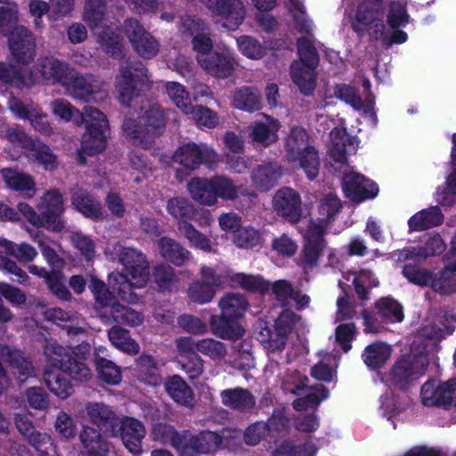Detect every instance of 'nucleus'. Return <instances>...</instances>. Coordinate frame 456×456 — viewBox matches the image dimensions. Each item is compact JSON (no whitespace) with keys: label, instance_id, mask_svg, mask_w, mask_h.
<instances>
[{"label":"nucleus","instance_id":"nucleus-1","mask_svg":"<svg viewBox=\"0 0 456 456\" xmlns=\"http://www.w3.org/2000/svg\"><path fill=\"white\" fill-rule=\"evenodd\" d=\"M119 262L124 266V273H112L109 276V284L112 289L110 292L105 284L93 279L91 290L97 303L102 306H110L111 314L117 322L137 326L142 322V317L130 308L114 303L113 293H116L122 300L134 303L136 301L135 294L132 289L142 288L149 281L148 264L144 256L138 251L125 248L118 244L114 248Z\"/></svg>","mask_w":456,"mask_h":456},{"label":"nucleus","instance_id":"nucleus-2","mask_svg":"<svg viewBox=\"0 0 456 456\" xmlns=\"http://www.w3.org/2000/svg\"><path fill=\"white\" fill-rule=\"evenodd\" d=\"M381 0H364L356 10L353 27L358 33H368L375 40L385 43L402 44L407 40L405 32L399 28L408 23L409 16L405 5L392 2L387 11V27L383 22Z\"/></svg>","mask_w":456,"mask_h":456},{"label":"nucleus","instance_id":"nucleus-3","mask_svg":"<svg viewBox=\"0 0 456 456\" xmlns=\"http://www.w3.org/2000/svg\"><path fill=\"white\" fill-rule=\"evenodd\" d=\"M358 140L348 136L343 126H337L330 132L329 154L335 163L340 164L345 175L342 178V188L347 198L361 202L373 199L379 192L378 186L363 175L349 170L346 165V154L354 153L358 147Z\"/></svg>","mask_w":456,"mask_h":456},{"label":"nucleus","instance_id":"nucleus-4","mask_svg":"<svg viewBox=\"0 0 456 456\" xmlns=\"http://www.w3.org/2000/svg\"><path fill=\"white\" fill-rule=\"evenodd\" d=\"M45 382L50 391L61 399H66L73 393L72 385L66 378L67 373L79 381L89 380L92 377L90 369L85 363L73 361L68 350L56 342H49L45 346Z\"/></svg>","mask_w":456,"mask_h":456},{"label":"nucleus","instance_id":"nucleus-5","mask_svg":"<svg viewBox=\"0 0 456 456\" xmlns=\"http://www.w3.org/2000/svg\"><path fill=\"white\" fill-rule=\"evenodd\" d=\"M37 73L25 77L21 74L24 72L21 68L19 70L13 68L9 70L5 64L0 62V91L6 90L9 86L19 88L28 87L40 79L61 85L67 84L65 77L70 69L67 64L53 57H46L37 63Z\"/></svg>","mask_w":456,"mask_h":456},{"label":"nucleus","instance_id":"nucleus-6","mask_svg":"<svg viewBox=\"0 0 456 456\" xmlns=\"http://www.w3.org/2000/svg\"><path fill=\"white\" fill-rule=\"evenodd\" d=\"M151 436L155 441L170 444L182 456H198L200 453H208L216 449L220 440L213 432H204L198 436L188 433L179 435L174 428L167 424L156 423L152 426Z\"/></svg>","mask_w":456,"mask_h":456},{"label":"nucleus","instance_id":"nucleus-7","mask_svg":"<svg viewBox=\"0 0 456 456\" xmlns=\"http://www.w3.org/2000/svg\"><path fill=\"white\" fill-rule=\"evenodd\" d=\"M84 20L102 50L112 57H118L123 50L122 37L116 32L118 28L105 17V0H86Z\"/></svg>","mask_w":456,"mask_h":456},{"label":"nucleus","instance_id":"nucleus-8","mask_svg":"<svg viewBox=\"0 0 456 456\" xmlns=\"http://www.w3.org/2000/svg\"><path fill=\"white\" fill-rule=\"evenodd\" d=\"M175 346L179 357H191V361L183 363V369L191 379L198 378L203 372V360L197 354L200 353L214 361H221L227 354L224 344L213 338L181 337L176 339Z\"/></svg>","mask_w":456,"mask_h":456},{"label":"nucleus","instance_id":"nucleus-9","mask_svg":"<svg viewBox=\"0 0 456 456\" xmlns=\"http://www.w3.org/2000/svg\"><path fill=\"white\" fill-rule=\"evenodd\" d=\"M17 20V6L0 0V35L9 28V47L13 58L21 64L28 63L35 55V39L24 27H13Z\"/></svg>","mask_w":456,"mask_h":456},{"label":"nucleus","instance_id":"nucleus-10","mask_svg":"<svg viewBox=\"0 0 456 456\" xmlns=\"http://www.w3.org/2000/svg\"><path fill=\"white\" fill-rule=\"evenodd\" d=\"M221 316H212L209 322L212 331L222 338L235 339L243 335V329L235 322L248 309V302L240 294L228 293L219 301Z\"/></svg>","mask_w":456,"mask_h":456},{"label":"nucleus","instance_id":"nucleus-11","mask_svg":"<svg viewBox=\"0 0 456 456\" xmlns=\"http://www.w3.org/2000/svg\"><path fill=\"white\" fill-rule=\"evenodd\" d=\"M287 160L295 167H301L306 176L313 180L317 177L320 158L316 150L309 145L308 134L302 127H293L285 143Z\"/></svg>","mask_w":456,"mask_h":456},{"label":"nucleus","instance_id":"nucleus-12","mask_svg":"<svg viewBox=\"0 0 456 456\" xmlns=\"http://www.w3.org/2000/svg\"><path fill=\"white\" fill-rule=\"evenodd\" d=\"M298 60L290 66V75L293 82L305 94H310L316 86L315 69L318 56L310 36L298 39Z\"/></svg>","mask_w":456,"mask_h":456},{"label":"nucleus","instance_id":"nucleus-13","mask_svg":"<svg viewBox=\"0 0 456 456\" xmlns=\"http://www.w3.org/2000/svg\"><path fill=\"white\" fill-rule=\"evenodd\" d=\"M164 124L163 111L158 105H153L139 118L138 122L126 119L123 130L134 144L146 148L157 134V129L162 127Z\"/></svg>","mask_w":456,"mask_h":456},{"label":"nucleus","instance_id":"nucleus-14","mask_svg":"<svg viewBox=\"0 0 456 456\" xmlns=\"http://www.w3.org/2000/svg\"><path fill=\"white\" fill-rule=\"evenodd\" d=\"M83 122L86 131L82 137L81 151L88 155L102 152L106 144L108 121L105 115L93 107L84 110Z\"/></svg>","mask_w":456,"mask_h":456},{"label":"nucleus","instance_id":"nucleus-15","mask_svg":"<svg viewBox=\"0 0 456 456\" xmlns=\"http://www.w3.org/2000/svg\"><path fill=\"white\" fill-rule=\"evenodd\" d=\"M147 69L142 64L122 65L116 80V89L120 102L128 104L139 92L148 88Z\"/></svg>","mask_w":456,"mask_h":456},{"label":"nucleus","instance_id":"nucleus-16","mask_svg":"<svg viewBox=\"0 0 456 456\" xmlns=\"http://www.w3.org/2000/svg\"><path fill=\"white\" fill-rule=\"evenodd\" d=\"M305 377L295 372L284 383V389L292 394L300 395L293 403L296 410H304L317 406L328 397V391L322 385L305 387Z\"/></svg>","mask_w":456,"mask_h":456},{"label":"nucleus","instance_id":"nucleus-17","mask_svg":"<svg viewBox=\"0 0 456 456\" xmlns=\"http://www.w3.org/2000/svg\"><path fill=\"white\" fill-rule=\"evenodd\" d=\"M297 322L296 315L289 310L283 311L275 322L274 330L264 328L258 334V340L268 353L284 349L288 335Z\"/></svg>","mask_w":456,"mask_h":456},{"label":"nucleus","instance_id":"nucleus-18","mask_svg":"<svg viewBox=\"0 0 456 456\" xmlns=\"http://www.w3.org/2000/svg\"><path fill=\"white\" fill-rule=\"evenodd\" d=\"M37 209L42 216L43 227L52 232H61L64 228L61 219L65 209L64 200L58 190L46 191L38 200Z\"/></svg>","mask_w":456,"mask_h":456},{"label":"nucleus","instance_id":"nucleus-19","mask_svg":"<svg viewBox=\"0 0 456 456\" xmlns=\"http://www.w3.org/2000/svg\"><path fill=\"white\" fill-rule=\"evenodd\" d=\"M238 65L235 53L224 45H217L208 59L204 55L200 59V66L218 78L232 76Z\"/></svg>","mask_w":456,"mask_h":456},{"label":"nucleus","instance_id":"nucleus-20","mask_svg":"<svg viewBox=\"0 0 456 456\" xmlns=\"http://www.w3.org/2000/svg\"><path fill=\"white\" fill-rule=\"evenodd\" d=\"M218 17L224 28L235 30L243 22L246 15L241 0H200Z\"/></svg>","mask_w":456,"mask_h":456},{"label":"nucleus","instance_id":"nucleus-21","mask_svg":"<svg viewBox=\"0 0 456 456\" xmlns=\"http://www.w3.org/2000/svg\"><path fill=\"white\" fill-rule=\"evenodd\" d=\"M224 281L221 275L208 266H203L200 270V281H194L188 289L190 299L197 304H206L210 302L216 292V289L221 287Z\"/></svg>","mask_w":456,"mask_h":456},{"label":"nucleus","instance_id":"nucleus-22","mask_svg":"<svg viewBox=\"0 0 456 456\" xmlns=\"http://www.w3.org/2000/svg\"><path fill=\"white\" fill-rule=\"evenodd\" d=\"M125 32L134 50L141 57L151 59L159 53V42L137 20H128L125 24Z\"/></svg>","mask_w":456,"mask_h":456},{"label":"nucleus","instance_id":"nucleus-23","mask_svg":"<svg viewBox=\"0 0 456 456\" xmlns=\"http://www.w3.org/2000/svg\"><path fill=\"white\" fill-rule=\"evenodd\" d=\"M427 367V359L424 355H408L403 357L395 364L392 370L394 383L404 388L413 379L422 375Z\"/></svg>","mask_w":456,"mask_h":456},{"label":"nucleus","instance_id":"nucleus-24","mask_svg":"<svg viewBox=\"0 0 456 456\" xmlns=\"http://www.w3.org/2000/svg\"><path fill=\"white\" fill-rule=\"evenodd\" d=\"M301 198L295 190L284 187L273 196V206L278 215L289 222L297 223L302 215Z\"/></svg>","mask_w":456,"mask_h":456},{"label":"nucleus","instance_id":"nucleus-25","mask_svg":"<svg viewBox=\"0 0 456 456\" xmlns=\"http://www.w3.org/2000/svg\"><path fill=\"white\" fill-rule=\"evenodd\" d=\"M363 87L367 92L364 101L357 94L356 90L348 85H338L334 88V94L336 97L350 105L354 110L362 111V113L371 118L373 122L376 121V116L373 110L374 100L369 94L370 83L369 80L363 81Z\"/></svg>","mask_w":456,"mask_h":456},{"label":"nucleus","instance_id":"nucleus-26","mask_svg":"<svg viewBox=\"0 0 456 456\" xmlns=\"http://www.w3.org/2000/svg\"><path fill=\"white\" fill-rule=\"evenodd\" d=\"M280 121L269 115H262L248 127V138L254 143L269 146L279 139Z\"/></svg>","mask_w":456,"mask_h":456},{"label":"nucleus","instance_id":"nucleus-27","mask_svg":"<svg viewBox=\"0 0 456 456\" xmlns=\"http://www.w3.org/2000/svg\"><path fill=\"white\" fill-rule=\"evenodd\" d=\"M302 233L305 242L301 263L304 266L312 267L317 265L325 248L322 228L320 225H309Z\"/></svg>","mask_w":456,"mask_h":456},{"label":"nucleus","instance_id":"nucleus-28","mask_svg":"<svg viewBox=\"0 0 456 456\" xmlns=\"http://www.w3.org/2000/svg\"><path fill=\"white\" fill-rule=\"evenodd\" d=\"M430 287L440 294L456 291V237L452 240V249L445 256L444 271L433 275Z\"/></svg>","mask_w":456,"mask_h":456},{"label":"nucleus","instance_id":"nucleus-29","mask_svg":"<svg viewBox=\"0 0 456 456\" xmlns=\"http://www.w3.org/2000/svg\"><path fill=\"white\" fill-rule=\"evenodd\" d=\"M10 110L19 118L28 119L31 126L43 134H51L53 129L44 114L35 105H25L20 100L12 98L9 101Z\"/></svg>","mask_w":456,"mask_h":456},{"label":"nucleus","instance_id":"nucleus-30","mask_svg":"<svg viewBox=\"0 0 456 456\" xmlns=\"http://www.w3.org/2000/svg\"><path fill=\"white\" fill-rule=\"evenodd\" d=\"M455 389L451 382L427 381L421 388V402L426 406L450 404L453 401Z\"/></svg>","mask_w":456,"mask_h":456},{"label":"nucleus","instance_id":"nucleus-31","mask_svg":"<svg viewBox=\"0 0 456 456\" xmlns=\"http://www.w3.org/2000/svg\"><path fill=\"white\" fill-rule=\"evenodd\" d=\"M205 24L192 17H187L183 20L182 29L183 32H188L190 35H195L192 38V46L197 53V61L200 63V59L204 55L206 59L214 52L212 50L213 44L210 37L204 34Z\"/></svg>","mask_w":456,"mask_h":456},{"label":"nucleus","instance_id":"nucleus-32","mask_svg":"<svg viewBox=\"0 0 456 456\" xmlns=\"http://www.w3.org/2000/svg\"><path fill=\"white\" fill-rule=\"evenodd\" d=\"M146 434L142 422L134 418H124L119 421V435L125 447L133 454L142 452V441Z\"/></svg>","mask_w":456,"mask_h":456},{"label":"nucleus","instance_id":"nucleus-33","mask_svg":"<svg viewBox=\"0 0 456 456\" xmlns=\"http://www.w3.org/2000/svg\"><path fill=\"white\" fill-rule=\"evenodd\" d=\"M284 427L276 418H272L268 422H256L248 427L244 435L248 444L256 445L260 441L266 439L269 444L276 443L277 436Z\"/></svg>","mask_w":456,"mask_h":456},{"label":"nucleus","instance_id":"nucleus-34","mask_svg":"<svg viewBox=\"0 0 456 456\" xmlns=\"http://www.w3.org/2000/svg\"><path fill=\"white\" fill-rule=\"evenodd\" d=\"M65 79L67 84H61L68 94L77 99L84 101L96 100L94 94L101 93L97 86H94L91 81H88L83 77H78L74 69L70 68ZM90 80H92L90 78Z\"/></svg>","mask_w":456,"mask_h":456},{"label":"nucleus","instance_id":"nucleus-35","mask_svg":"<svg viewBox=\"0 0 456 456\" xmlns=\"http://www.w3.org/2000/svg\"><path fill=\"white\" fill-rule=\"evenodd\" d=\"M1 174L5 185L9 189L19 191L28 198L36 195V183L31 175L12 168H4Z\"/></svg>","mask_w":456,"mask_h":456},{"label":"nucleus","instance_id":"nucleus-36","mask_svg":"<svg viewBox=\"0 0 456 456\" xmlns=\"http://www.w3.org/2000/svg\"><path fill=\"white\" fill-rule=\"evenodd\" d=\"M188 190L191 198L201 205L213 206L217 202L214 177H194L189 182Z\"/></svg>","mask_w":456,"mask_h":456},{"label":"nucleus","instance_id":"nucleus-37","mask_svg":"<svg viewBox=\"0 0 456 456\" xmlns=\"http://www.w3.org/2000/svg\"><path fill=\"white\" fill-rule=\"evenodd\" d=\"M445 245L440 235L431 234L426 241L425 248H409L399 251V259L422 261L428 256L442 253Z\"/></svg>","mask_w":456,"mask_h":456},{"label":"nucleus","instance_id":"nucleus-38","mask_svg":"<svg viewBox=\"0 0 456 456\" xmlns=\"http://www.w3.org/2000/svg\"><path fill=\"white\" fill-rule=\"evenodd\" d=\"M392 351L390 345L376 341L366 346L362 357L364 363L370 369L378 370L382 368L390 360Z\"/></svg>","mask_w":456,"mask_h":456},{"label":"nucleus","instance_id":"nucleus-39","mask_svg":"<svg viewBox=\"0 0 456 456\" xmlns=\"http://www.w3.org/2000/svg\"><path fill=\"white\" fill-rule=\"evenodd\" d=\"M165 389L175 403L186 407L193 405V392L180 376L174 375L168 378L165 382Z\"/></svg>","mask_w":456,"mask_h":456},{"label":"nucleus","instance_id":"nucleus-40","mask_svg":"<svg viewBox=\"0 0 456 456\" xmlns=\"http://www.w3.org/2000/svg\"><path fill=\"white\" fill-rule=\"evenodd\" d=\"M261 94L251 86L236 89L232 95V105L245 111H255L261 109Z\"/></svg>","mask_w":456,"mask_h":456},{"label":"nucleus","instance_id":"nucleus-41","mask_svg":"<svg viewBox=\"0 0 456 456\" xmlns=\"http://www.w3.org/2000/svg\"><path fill=\"white\" fill-rule=\"evenodd\" d=\"M71 200L77 210L87 218L96 220L102 216L100 201L81 189L74 191Z\"/></svg>","mask_w":456,"mask_h":456},{"label":"nucleus","instance_id":"nucleus-42","mask_svg":"<svg viewBox=\"0 0 456 456\" xmlns=\"http://www.w3.org/2000/svg\"><path fill=\"white\" fill-rule=\"evenodd\" d=\"M444 216L437 207H431L419 211L413 215L408 221L411 231H423L434 226L440 225L443 223Z\"/></svg>","mask_w":456,"mask_h":456},{"label":"nucleus","instance_id":"nucleus-43","mask_svg":"<svg viewBox=\"0 0 456 456\" xmlns=\"http://www.w3.org/2000/svg\"><path fill=\"white\" fill-rule=\"evenodd\" d=\"M341 208L340 200L332 193L324 196L318 207V217L316 222L311 223L309 225H316L322 228V232L330 224L338 215Z\"/></svg>","mask_w":456,"mask_h":456},{"label":"nucleus","instance_id":"nucleus-44","mask_svg":"<svg viewBox=\"0 0 456 456\" xmlns=\"http://www.w3.org/2000/svg\"><path fill=\"white\" fill-rule=\"evenodd\" d=\"M271 288L276 299L287 305L293 301L298 309H302L309 303V297L295 292L291 285L284 280L274 282Z\"/></svg>","mask_w":456,"mask_h":456},{"label":"nucleus","instance_id":"nucleus-45","mask_svg":"<svg viewBox=\"0 0 456 456\" xmlns=\"http://www.w3.org/2000/svg\"><path fill=\"white\" fill-rule=\"evenodd\" d=\"M229 281L232 287L241 288L261 294L268 292L271 289L270 283L262 277L242 273L229 274Z\"/></svg>","mask_w":456,"mask_h":456},{"label":"nucleus","instance_id":"nucleus-46","mask_svg":"<svg viewBox=\"0 0 456 456\" xmlns=\"http://www.w3.org/2000/svg\"><path fill=\"white\" fill-rule=\"evenodd\" d=\"M80 440L87 456H106L107 444L95 429L84 427Z\"/></svg>","mask_w":456,"mask_h":456},{"label":"nucleus","instance_id":"nucleus-47","mask_svg":"<svg viewBox=\"0 0 456 456\" xmlns=\"http://www.w3.org/2000/svg\"><path fill=\"white\" fill-rule=\"evenodd\" d=\"M174 160L189 171L199 168L201 165L200 145L187 143L180 146L174 154Z\"/></svg>","mask_w":456,"mask_h":456},{"label":"nucleus","instance_id":"nucleus-48","mask_svg":"<svg viewBox=\"0 0 456 456\" xmlns=\"http://www.w3.org/2000/svg\"><path fill=\"white\" fill-rule=\"evenodd\" d=\"M222 401L224 405L240 411H247L255 405L253 395L245 389L235 388L222 393Z\"/></svg>","mask_w":456,"mask_h":456},{"label":"nucleus","instance_id":"nucleus-49","mask_svg":"<svg viewBox=\"0 0 456 456\" xmlns=\"http://www.w3.org/2000/svg\"><path fill=\"white\" fill-rule=\"evenodd\" d=\"M281 176L280 167L273 164H265L256 168L252 175V180L256 187L261 191L269 190Z\"/></svg>","mask_w":456,"mask_h":456},{"label":"nucleus","instance_id":"nucleus-50","mask_svg":"<svg viewBox=\"0 0 456 456\" xmlns=\"http://www.w3.org/2000/svg\"><path fill=\"white\" fill-rule=\"evenodd\" d=\"M377 314L387 323L401 322L403 320L402 305L391 297L380 298L376 303Z\"/></svg>","mask_w":456,"mask_h":456},{"label":"nucleus","instance_id":"nucleus-51","mask_svg":"<svg viewBox=\"0 0 456 456\" xmlns=\"http://www.w3.org/2000/svg\"><path fill=\"white\" fill-rule=\"evenodd\" d=\"M158 248L161 256L174 263L183 265L189 257V252L172 239L163 237L158 241Z\"/></svg>","mask_w":456,"mask_h":456},{"label":"nucleus","instance_id":"nucleus-52","mask_svg":"<svg viewBox=\"0 0 456 456\" xmlns=\"http://www.w3.org/2000/svg\"><path fill=\"white\" fill-rule=\"evenodd\" d=\"M453 146L452 149V171L446 180V191L437 192L436 200L443 205L456 203V134L452 136Z\"/></svg>","mask_w":456,"mask_h":456},{"label":"nucleus","instance_id":"nucleus-53","mask_svg":"<svg viewBox=\"0 0 456 456\" xmlns=\"http://www.w3.org/2000/svg\"><path fill=\"white\" fill-rule=\"evenodd\" d=\"M109 339L118 350L135 354L139 352V345L130 338L128 331L118 327H113L109 330Z\"/></svg>","mask_w":456,"mask_h":456},{"label":"nucleus","instance_id":"nucleus-54","mask_svg":"<svg viewBox=\"0 0 456 456\" xmlns=\"http://www.w3.org/2000/svg\"><path fill=\"white\" fill-rule=\"evenodd\" d=\"M0 354L6 358L11 365L18 370L19 379L24 380L33 372L31 363L18 350H12L9 346H1Z\"/></svg>","mask_w":456,"mask_h":456},{"label":"nucleus","instance_id":"nucleus-55","mask_svg":"<svg viewBox=\"0 0 456 456\" xmlns=\"http://www.w3.org/2000/svg\"><path fill=\"white\" fill-rule=\"evenodd\" d=\"M167 94L174 104L184 114L192 112V103L189 93L184 86L176 82H169L166 86Z\"/></svg>","mask_w":456,"mask_h":456},{"label":"nucleus","instance_id":"nucleus-56","mask_svg":"<svg viewBox=\"0 0 456 456\" xmlns=\"http://www.w3.org/2000/svg\"><path fill=\"white\" fill-rule=\"evenodd\" d=\"M138 378L141 381L151 386H158L160 384L161 377L152 357L142 355L138 360Z\"/></svg>","mask_w":456,"mask_h":456},{"label":"nucleus","instance_id":"nucleus-57","mask_svg":"<svg viewBox=\"0 0 456 456\" xmlns=\"http://www.w3.org/2000/svg\"><path fill=\"white\" fill-rule=\"evenodd\" d=\"M0 253H6L20 262L32 261L37 255V250L28 244L15 245L4 239H0Z\"/></svg>","mask_w":456,"mask_h":456},{"label":"nucleus","instance_id":"nucleus-58","mask_svg":"<svg viewBox=\"0 0 456 456\" xmlns=\"http://www.w3.org/2000/svg\"><path fill=\"white\" fill-rule=\"evenodd\" d=\"M241 54L251 60H260L266 54V47L249 36H241L236 39Z\"/></svg>","mask_w":456,"mask_h":456},{"label":"nucleus","instance_id":"nucleus-59","mask_svg":"<svg viewBox=\"0 0 456 456\" xmlns=\"http://www.w3.org/2000/svg\"><path fill=\"white\" fill-rule=\"evenodd\" d=\"M95 365L100 379L110 385H117L121 381V370L113 362L96 358Z\"/></svg>","mask_w":456,"mask_h":456},{"label":"nucleus","instance_id":"nucleus-60","mask_svg":"<svg viewBox=\"0 0 456 456\" xmlns=\"http://www.w3.org/2000/svg\"><path fill=\"white\" fill-rule=\"evenodd\" d=\"M50 109L53 114L60 120L69 122L75 121L78 123L83 118L79 110L74 108L67 100L58 99L54 100L50 104Z\"/></svg>","mask_w":456,"mask_h":456},{"label":"nucleus","instance_id":"nucleus-61","mask_svg":"<svg viewBox=\"0 0 456 456\" xmlns=\"http://www.w3.org/2000/svg\"><path fill=\"white\" fill-rule=\"evenodd\" d=\"M28 151V157L34 158L45 170H53L58 167L59 163L56 156L48 146L39 141H37V146L30 148Z\"/></svg>","mask_w":456,"mask_h":456},{"label":"nucleus","instance_id":"nucleus-62","mask_svg":"<svg viewBox=\"0 0 456 456\" xmlns=\"http://www.w3.org/2000/svg\"><path fill=\"white\" fill-rule=\"evenodd\" d=\"M345 279L353 282L355 291L361 298H364L365 287H376L379 283L368 270H362L360 273L348 272L345 274Z\"/></svg>","mask_w":456,"mask_h":456},{"label":"nucleus","instance_id":"nucleus-63","mask_svg":"<svg viewBox=\"0 0 456 456\" xmlns=\"http://www.w3.org/2000/svg\"><path fill=\"white\" fill-rule=\"evenodd\" d=\"M167 212L180 222H186V219H191L193 215V207L189 200L182 197H175L167 201Z\"/></svg>","mask_w":456,"mask_h":456},{"label":"nucleus","instance_id":"nucleus-64","mask_svg":"<svg viewBox=\"0 0 456 456\" xmlns=\"http://www.w3.org/2000/svg\"><path fill=\"white\" fill-rule=\"evenodd\" d=\"M178 230L189 240L190 244L204 251L210 250V241L206 235L197 231L187 222H179Z\"/></svg>","mask_w":456,"mask_h":456}]
</instances>
